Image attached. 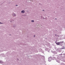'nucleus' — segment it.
I'll return each mask as SVG.
<instances>
[{
    "label": "nucleus",
    "mask_w": 65,
    "mask_h": 65,
    "mask_svg": "<svg viewBox=\"0 0 65 65\" xmlns=\"http://www.w3.org/2000/svg\"><path fill=\"white\" fill-rule=\"evenodd\" d=\"M64 43V41H62L60 42H59V44L61 45H63V44Z\"/></svg>",
    "instance_id": "obj_1"
},
{
    "label": "nucleus",
    "mask_w": 65,
    "mask_h": 65,
    "mask_svg": "<svg viewBox=\"0 0 65 65\" xmlns=\"http://www.w3.org/2000/svg\"><path fill=\"white\" fill-rule=\"evenodd\" d=\"M56 44H57L58 45H59V44H60V42H59L58 43L56 42Z\"/></svg>",
    "instance_id": "obj_2"
},
{
    "label": "nucleus",
    "mask_w": 65,
    "mask_h": 65,
    "mask_svg": "<svg viewBox=\"0 0 65 65\" xmlns=\"http://www.w3.org/2000/svg\"><path fill=\"white\" fill-rule=\"evenodd\" d=\"M12 15L13 16V17H15L16 16V15H15V14L14 13H13L12 14Z\"/></svg>",
    "instance_id": "obj_3"
},
{
    "label": "nucleus",
    "mask_w": 65,
    "mask_h": 65,
    "mask_svg": "<svg viewBox=\"0 0 65 65\" xmlns=\"http://www.w3.org/2000/svg\"><path fill=\"white\" fill-rule=\"evenodd\" d=\"M22 13H24L25 12V11L24 10H23L21 11Z\"/></svg>",
    "instance_id": "obj_4"
},
{
    "label": "nucleus",
    "mask_w": 65,
    "mask_h": 65,
    "mask_svg": "<svg viewBox=\"0 0 65 65\" xmlns=\"http://www.w3.org/2000/svg\"><path fill=\"white\" fill-rule=\"evenodd\" d=\"M31 22H34V20H32Z\"/></svg>",
    "instance_id": "obj_5"
},
{
    "label": "nucleus",
    "mask_w": 65,
    "mask_h": 65,
    "mask_svg": "<svg viewBox=\"0 0 65 65\" xmlns=\"http://www.w3.org/2000/svg\"><path fill=\"white\" fill-rule=\"evenodd\" d=\"M55 35L56 36V35H57L56 34H55Z\"/></svg>",
    "instance_id": "obj_6"
},
{
    "label": "nucleus",
    "mask_w": 65,
    "mask_h": 65,
    "mask_svg": "<svg viewBox=\"0 0 65 65\" xmlns=\"http://www.w3.org/2000/svg\"><path fill=\"white\" fill-rule=\"evenodd\" d=\"M1 62L2 61H1V62H0V63H1Z\"/></svg>",
    "instance_id": "obj_7"
},
{
    "label": "nucleus",
    "mask_w": 65,
    "mask_h": 65,
    "mask_svg": "<svg viewBox=\"0 0 65 65\" xmlns=\"http://www.w3.org/2000/svg\"><path fill=\"white\" fill-rule=\"evenodd\" d=\"M16 6H18V5H16Z\"/></svg>",
    "instance_id": "obj_8"
},
{
    "label": "nucleus",
    "mask_w": 65,
    "mask_h": 65,
    "mask_svg": "<svg viewBox=\"0 0 65 65\" xmlns=\"http://www.w3.org/2000/svg\"><path fill=\"white\" fill-rule=\"evenodd\" d=\"M34 37H35V35L34 36Z\"/></svg>",
    "instance_id": "obj_9"
},
{
    "label": "nucleus",
    "mask_w": 65,
    "mask_h": 65,
    "mask_svg": "<svg viewBox=\"0 0 65 65\" xmlns=\"http://www.w3.org/2000/svg\"><path fill=\"white\" fill-rule=\"evenodd\" d=\"M0 24H1V22H0Z\"/></svg>",
    "instance_id": "obj_10"
}]
</instances>
